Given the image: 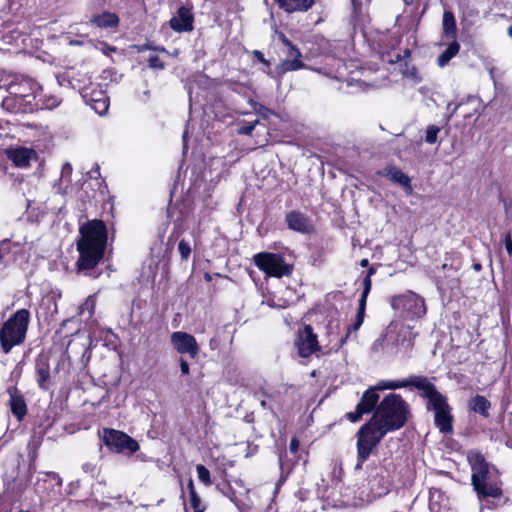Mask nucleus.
I'll use <instances>...</instances> for the list:
<instances>
[{
    "label": "nucleus",
    "mask_w": 512,
    "mask_h": 512,
    "mask_svg": "<svg viewBox=\"0 0 512 512\" xmlns=\"http://www.w3.org/2000/svg\"><path fill=\"white\" fill-rule=\"evenodd\" d=\"M178 251L180 253L182 260H185V261L188 260V258L190 257V254H191V246H190L189 242L182 239L178 244Z\"/></svg>",
    "instance_id": "39"
},
{
    "label": "nucleus",
    "mask_w": 512,
    "mask_h": 512,
    "mask_svg": "<svg viewBox=\"0 0 512 512\" xmlns=\"http://www.w3.org/2000/svg\"><path fill=\"white\" fill-rule=\"evenodd\" d=\"M295 345L298 349V354L304 358L320 350L317 335L313 332V328L310 325H306L298 332Z\"/></svg>",
    "instance_id": "15"
},
{
    "label": "nucleus",
    "mask_w": 512,
    "mask_h": 512,
    "mask_svg": "<svg viewBox=\"0 0 512 512\" xmlns=\"http://www.w3.org/2000/svg\"><path fill=\"white\" fill-rule=\"evenodd\" d=\"M35 369H36L38 386L41 389L46 390L47 389L46 383L50 379V369H49L48 358L44 355L39 356L36 360Z\"/></svg>",
    "instance_id": "26"
},
{
    "label": "nucleus",
    "mask_w": 512,
    "mask_h": 512,
    "mask_svg": "<svg viewBox=\"0 0 512 512\" xmlns=\"http://www.w3.org/2000/svg\"><path fill=\"white\" fill-rule=\"evenodd\" d=\"M1 107L3 110L13 114H26L35 112V103H31V100H25L19 96L12 95L9 93L2 102Z\"/></svg>",
    "instance_id": "18"
},
{
    "label": "nucleus",
    "mask_w": 512,
    "mask_h": 512,
    "mask_svg": "<svg viewBox=\"0 0 512 512\" xmlns=\"http://www.w3.org/2000/svg\"><path fill=\"white\" fill-rule=\"evenodd\" d=\"M361 267H367L369 265V260L364 258L360 261Z\"/></svg>",
    "instance_id": "58"
},
{
    "label": "nucleus",
    "mask_w": 512,
    "mask_h": 512,
    "mask_svg": "<svg viewBox=\"0 0 512 512\" xmlns=\"http://www.w3.org/2000/svg\"><path fill=\"white\" fill-rule=\"evenodd\" d=\"M91 108L99 115H104L109 108V102L107 97H101L99 99L92 98L90 100Z\"/></svg>",
    "instance_id": "33"
},
{
    "label": "nucleus",
    "mask_w": 512,
    "mask_h": 512,
    "mask_svg": "<svg viewBox=\"0 0 512 512\" xmlns=\"http://www.w3.org/2000/svg\"><path fill=\"white\" fill-rule=\"evenodd\" d=\"M61 103V99L55 95H43L42 89L40 90V96L36 98L35 111L43 109H54Z\"/></svg>",
    "instance_id": "31"
},
{
    "label": "nucleus",
    "mask_w": 512,
    "mask_h": 512,
    "mask_svg": "<svg viewBox=\"0 0 512 512\" xmlns=\"http://www.w3.org/2000/svg\"><path fill=\"white\" fill-rule=\"evenodd\" d=\"M33 151L18 147L7 151L8 158L18 167H25L29 164Z\"/></svg>",
    "instance_id": "27"
},
{
    "label": "nucleus",
    "mask_w": 512,
    "mask_h": 512,
    "mask_svg": "<svg viewBox=\"0 0 512 512\" xmlns=\"http://www.w3.org/2000/svg\"><path fill=\"white\" fill-rule=\"evenodd\" d=\"M102 442L109 450L115 453L130 454L139 450V444L136 440L122 431L104 428L102 431Z\"/></svg>",
    "instance_id": "9"
},
{
    "label": "nucleus",
    "mask_w": 512,
    "mask_h": 512,
    "mask_svg": "<svg viewBox=\"0 0 512 512\" xmlns=\"http://www.w3.org/2000/svg\"><path fill=\"white\" fill-rule=\"evenodd\" d=\"M379 394L377 393V389L369 388L367 389L359 403L356 405V408L352 412H348L346 414V418L352 423L358 422L364 414H368L375 411L377 408V404L379 402Z\"/></svg>",
    "instance_id": "12"
},
{
    "label": "nucleus",
    "mask_w": 512,
    "mask_h": 512,
    "mask_svg": "<svg viewBox=\"0 0 512 512\" xmlns=\"http://www.w3.org/2000/svg\"><path fill=\"white\" fill-rule=\"evenodd\" d=\"M171 343L180 354H188L194 359L199 353V346L195 337L187 332L176 331L171 334Z\"/></svg>",
    "instance_id": "16"
},
{
    "label": "nucleus",
    "mask_w": 512,
    "mask_h": 512,
    "mask_svg": "<svg viewBox=\"0 0 512 512\" xmlns=\"http://www.w3.org/2000/svg\"><path fill=\"white\" fill-rule=\"evenodd\" d=\"M285 223L290 230L300 234H308L313 229L310 217L299 210L286 213Z\"/></svg>",
    "instance_id": "17"
},
{
    "label": "nucleus",
    "mask_w": 512,
    "mask_h": 512,
    "mask_svg": "<svg viewBox=\"0 0 512 512\" xmlns=\"http://www.w3.org/2000/svg\"><path fill=\"white\" fill-rule=\"evenodd\" d=\"M253 53H254L255 57H256L259 61H261V62H266V60H265L264 55H263V53H262V52H260V51H258V50H255Z\"/></svg>",
    "instance_id": "56"
},
{
    "label": "nucleus",
    "mask_w": 512,
    "mask_h": 512,
    "mask_svg": "<svg viewBox=\"0 0 512 512\" xmlns=\"http://www.w3.org/2000/svg\"><path fill=\"white\" fill-rule=\"evenodd\" d=\"M196 471L198 474L199 480L206 486H210L212 484L210 471L202 464H198L196 466Z\"/></svg>",
    "instance_id": "36"
},
{
    "label": "nucleus",
    "mask_w": 512,
    "mask_h": 512,
    "mask_svg": "<svg viewBox=\"0 0 512 512\" xmlns=\"http://www.w3.org/2000/svg\"><path fill=\"white\" fill-rule=\"evenodd\" d=\"M375 273H376V269L374 267H369V269L367 270L366 275H365V277L363 279V282H362L363 290H365L366 287H368V293H370L371 286H372L371 277Z\"/></svg>",
    "instance_id": "42"
},
{
    "label": "nucleus",
    "mask_w": 512,
    "mask_h": 512,
    "mask_svg": "<svg viewBox=\"0 0 512 512\" xmlns=\"http://www.w3.org/2000/svg\"><path fill=\"white\" fill-rule=\"evenodd\" d=\"M440 127L436 125H429L425 131V142L428 144H434L437 142L438 133L440 132Z\"/></svg>",
    "instance_id": "35"
},
{
    "label": "nucleus",
    "mask_w": 512,
    "mask_h": 512,
    "mask_svg": "<svg viewBox=\"0 0 512 512\" xmlns=\"http://www.w3.org/2000/svg\"><path fill=\"white\" fill-rule=\"evenodd\" d=\"M187 487H188V490H189V495H191L193 493H197L196 490H195L194 483H193L192 479H189Z\"/></svg>",
    "instance_id": "55"
},
{
    "label": "nucleus",
    "mask_w": 512,
    "mask_h": 512,
    "mask_svg": "<svg viewBox=\"0 0 512 512\" xmlns=\"http://www.w3.org/2000/svg\"><path fill=\"white\" fill-rule=\"evenodd\" d=\"M368 295H369L368 287H366L365 290H362V294H361V297L359 299V307H358V310H357L355 322L353 323V325L347 327V333H346L345 337H343L340 340V345H343L346 342V340L349 337V334H350L352 329L354 331H357L361 327V325L363 324Z\"/></svg>",
    "instance_id": "24"
},
{
    "label": "nucleus",
    "mask_w": 512,
    "mask_h": 512,
    "mask_svg": "<svg viewBox=\"0 0 512 512\" xmlns=\"http://www.w3.org/2000/svg\"><path fill=\"white\" fill-rule=\"evenodd\" d=\"M352 6H353V12L357 13L358 10L361 8V2L359 0H351Z\"/></svg>",
    "instance_id": "54"
},
{
    "label": "nucleus",
    "mask_w": 512,
    "mask_h": 512,
    "mask_svg": "<svg viewBox=\"0 0 512 512\" xmlns=\"http://www.w3.org/2000/svg\"><path fill=\"white\" fill-rule=\"evenodd\" d=\"M418 386L422 391L421 396L427 399L426 409L434 412L435 426L443 434H452L454 417L446 396L440 393L427 377L423 384Z\"/></svg>",
    "instance_id": "5"
},
{
    "label": "nucleus",
    "mask_w": 512,
    "mask_h": 512,
    "mask_svg": "<svg viewBox=\"0 0 512 512\" xmlns=\"http://www.w3.org/2000/svg\"><path fill=\"white\" fill-rule=\"evenodd\" d=\"M194 17L191 9L185 6H181L175 16H173L169 25L175 32H190L193 30Z\"/></svg>",
    "instance_id": "20"
},
{
    "label": "nucleus",
    "mask_w": 512,
    "mask_h": 512,
    "mask_svg": "<svg viewBox=\"0 0 512 512\" xmlns=\"http://www.w3.org/2000/svg\"><path fill=\"white\" fill-rule=\"evenodd\" d=\"M255 265L269 276L277 278L288 276L292 273V266L284 261V258L275 253H258L254 256Z\"/></svg>",
    "instance_id": "8"
},
{
    "label": "nucleus",
    "mask_w": 512,
    "mask_h": 512,
    "mask_svg": "<svg viewBox=\"0 0 512 512\" xmlns=\"http://www.w3.org/2000/svg\"><path fill=\"white\" fill-rule=\"evenodd\" d=\"M180 370L183 375L189 374V364L184 358H180Z\"/></svg>",
    "instance_id": "50"
},
{
    "label": "nucleus",
    "mask_w": 512,
    "mask_h": 512,
    "mask_svg": "<svg viewBox=\"0 0 512 512\" xmlns=\"http://www.w3.org/2000/svg\"><path fill=\"white\" fill-rule=\"evenodd\" d=\"M403 75L405 77L411 78L416 82H420L421 78L418 76V71L415 66H408L406 64V68L403 70Z\"/></svg>",
    "instance_id": "41"
},
{
    "label": "nucleus",
    "mask_w": 512,
    "mask_h": 512,
    "mask_svg": "<svg viewBox=\"0 0 512 512\" xmlns=\"http://www.w3.org/2000/svg\"><path fill=\"white\" fill-rule=\"evenodd\" d=\"M72 165L69 162L63 164L61 169L60 182H65L67 185L71 182Z\"/></svg>",
    "instance_id": "38"
},
{
    "label": "nucleus",
    "mask_w": 512,
    "mask_h": 512,
    "mask_svg": "<svg viewBox=\"0 0 512 512\" xmlns=\"http://www.w3.org/2000/svg\"><path fill=\"white\" fill-rule=\"evenodd\" d=\"M298 447H299V441L296 438H293L291 440L290 446H289L291 452L296 453L298 450Z\"/></svg>",
    "instance_id": "53"
},
{
    "label": "nucleus",
    "mask_w": 512,
    "mask_h": 512,
    "mask_svg": "<svg viewBox=\"0 0 512 512\" xmlns=\"http://www.w3.org/2000/svg\"><path fill=\"white\" fill-rule=\"evenodd\" d=\"M471 468V485L479 502L488 498H500L503 495L499 470L489 463L478 450L467 453Z\"/></svg>",
    "instance_id": "4"
},
{
    "label": "nucleus",
    "mask_w": 512,
    "mask_h": 512,
    "mask_svg": "<svg viewBox=\"0 0 512 512\" xmlns=\"http://www.w3.org/2000/svg\"><path fill=\"white\" fill-rule=\"evenodd\" d=\"M84 473L89 474L91 477H95L98 474V467L95 463L86 462L82 465Z\"/></svg>",
    "instance_id": "45"
},
{
    "label": "nucleus",
    "mask_w": 512,
    "mask_h": 512,
    "mask_svg": "<svg viewBox=\"0 0 512 512\" xmlns=\"http://www.w3.org/2000/svg\"><path fill=\"white\" fill-rule=\"evenodd\" d=\"M108 240V231L104 221L88 220L79 226V238L76 243L79 253L76 271L85 276L98 277L94 270L103 260Z\"/></svg>",
    "instance_id": "1"
},
{
    "label": "nucleus",
    "mask_w": 512,
    "mask_h": 512,
    "mask_svg": "<svg viewBox=\"0 0 512 512\" xmlns=\"http://www.w3.org/2000/svg\"><path fill=\"white\" fill-rule=\"evenodd\" d=\"M7 393L10 396L9 407L12 414L21 421L27 414V405L22 393L16 387H9Z\"/></svg>",
    "instance_id": "21"
},
{
    "label": "nucleus",
    "mask_w": 512,
    "mask_h": 512,
    "mask_svg": "<svg viewBox=\"0 0 512 512\" xmlns=\"http://www.w3.org/2000/svg\"><path fill=\"white\" fill-rule=\"evenodd\" d=\"M508 34L510 37H512V25L508 28Z\"/></svg>",
    "instance_id": "64"
},
{
    "label": "nucleus",
    "mask_w": 512,
    "mask_h": 512,
    "mask_svg": "<svg viewBox=\"0 0 512 512\" xmlns=\"http://www.w3.org/2000/svg\"><path fill=\"white\" fill-rule=\"evenodd\" d=\"M380 174L390 181L397 183L403 187L405 192L410 195L413 192L410 178L396 166H388Z\"/></svg>",
    "instance_id": "22"
},
{
    "label": "nucleus",
    "mask_w": 512,
    "mask_h": 512,
    "mask_svg": "<svg viewBox=\"0 0 512 512\" xmlns=\"http://www.w3.org/2000/svg\"><path fill=\"white\" fill-rule=\"evenodd\" d=\"M5 465L1 502L3 512H30L29 506L23 504L20 498L30 479L32 465L26 464L24 457L19 454L10 457Z\"/></svg>",
    "instance_id": "3"
},
{
    "label": "nucleus",
    "mask_w": 512,
    "mask_h": 512,
    "mask_svg": "<svg viewBox=\"0 0 512 512\" xmlns=\"http://www.w3.org/2000/svg\"><path fill=\"white\" fill-rule=\"evenodd\" d=\"M279 40L282 43V45L285 46L286 48H290L291 46L294 45L283 33L280 34Z\"/></svg>",
    "instance_id": "52"
},
{
    "label": "nucleus",
    "mask_w": 512,
    "mask_h": 512,
    "mask_svg": "<svg viewBox=\"0 0 512 512\" xmlns=\"http://www.w3.org/2000/svg\"><path fill=\"white\" fill-rule=\"evenodd\" d=\"M459 106H460V104L455 105V107H454V111H452V112H451V114H450L449 118H450L453 114H455V113H456V111H457V109L459 108Z\"/></svg>",
    "instance_id": "60"
},
{
    "label": "nucleus",
    "mask_w": 512,
    "mask_h": 512,
    "mask_svg": "<svg viewBox=\"0 0 512 512\" xmlns=\"http://www.w3.org/2000/svg\"><path fill=\"white\" fill-rule=\"evenodd\" d=\"M285 54L286 58L282 60L275 68V71L279 76H283L288 72L297 71L300 69H311L317 73H323L321 68H311L307 66L301 59V51L295 45L287 48Z\"/></svg>",
    "instance_id": "11"
},
{
    "label": "nucleus",
    "mask_w": 512,
    "mask_h": 512,
    "mask_svg": "<svg viewBox=\"0 0 512 512\" xmlns=\"http://www.w3.org/2000/svg\"><path fill=\"white\" fill-rule=\"evenodd\" d=\"M12 78L13 77L11 75H8L5 71L0 70V89L5 88L8 91Z\"/></svg>",
    "instance_id": "46"
},
{
    "label": "nucleus",
    "mask_w": 512,
    "mask_h": 512,
    "mask_svg": "<svg viewBox=\"0 0 512 512\" xmlns=\"http://www.w3.org/2000/svg\"><path fill=\"white\" fill-rule=\"evenodd\" d=\"M186 137H187V132L185 131V132L183 133V150H184V152H185V151H186V149H187Z\"/></svg>",
    "instance_id": "57"
},
{
    "label": "nucleus",
    "mask_w": 512,
    "mask_h": 512,
    "mask_svg": "<svg viewBox=\"0 0 512 512\" xmlns=\"http://www.w3.org/2000/svg\"><path fill=\"white\" fill-rule=\"evenodd\" d=\"M134 48L136 49L137 52H144L146 50H152L154 49V46L151 44V43H145V44H142V45H135Z\"/></svg>",
    "instance_id": "51"
},
{
    "label": "nucleus",
    "mask_w": 512,
    "mask_h": 512,
    "mask_svg": "<svg viewBox=\"0 0 512 512\" xmlns=\"http://www.w3.org/2000/svg\"><path fill=\"white\" fill-rule=\"evenodd\" d=\"M41 86L28 76L13 77L8 88V93L19 96L25 100H31L36 104V98L40 96Z\"/></svg>",
    "instance_id": "10"
},
{
    "label": "nucleus",
    "mask_w": 512,
    "mask_h": 512,
    "mask_svg": "<svg viewBox=\"0 0 512 512\" xmlns=\"http://www.w3.org/2000/svg\"><path fill=\"white\" fill-rule=\"evenodd\" d=\"M342 467L340 464H334L332 470L333 482L339 483L341 481Z\"/></svg>",
    "instance_id": "48"
},
{
    "label": "nucleus",
    "mask_w": 512,
    "mask_h": 512,
    "mask_svg": "<svg viewBox=\"0 0 512 512\" xmlns=\"http://www.w3.org/2000/svg\"><path fill=\"white\" fill-rule=\"evenodd\" d=\"M62 479L54 472L43 473L35 483L34 490L39 496L40 504L50 500V494L60 492Z\"/></svg>",
    "instance_id": "13"
},
{
    "label": "nucleus",
    "mask_w": 512,
    "mask_h": 512,
    "mask_svg": "<svg viewBox=\"0 0 512 512\" xmlns=\"http://www.w3.org/2000/svg\"><path fill=\"white\" fill-rule=\"evenodd\" d=\"M261 406H262L263 408H265V409H266V408H268V404H267V402H266L265 400H262V401H261Z\"/></svg>",
    "instance_id": "61"
},
{
    "label": "nucleus",
    "mask_w": 512,
    "mask_h": 512,
    "mask_svg": "<svg viewBox=\"0 0 512 512\" xmlns=\"http://www.w3.org/2000/svg\"><path fill=\"white\" fill-rule=\"evenodd\" d=\"M278 4L279 8L287 13H293L296 11H307L315 3V0H273Z\"/></svg>",
    "instance_id": "25"
},
{
    "label": "nucleus",
    "mask_w": 512,
    "mask_h": 512,
    "mask_svg": "<svg viewBox=\"0 0 512 512\" xmlns=\"http://www.w3.org/2000/svg\"><path fill=\"white\" fill-rule=\"evenodd\" d=\"M504 245L509 255H512V235L511 232L506 233Z\"/></svg>",
    "instance_id": "49"
},
{
    "label": "nucleus",
    "mask_w": 512,
    "mask_h": 512,
    "mask_svg": "<svg viewBox=\"0 0 512 512\" xmlns=\"http://www.w3.org/2000/svg\"><path fill=\"white\" fill-rule=\"evenodd\" d=\"M90 22L100 28H116L119 25V17L115 13L103 12L94 15Z\"/></svg>",
    "instance_id": "29"
},
{
    "label": "nucleus",
    "mask_w": 512,
    "mask_h": 512,
    "mask_svg": "<svg viewBox=\"0 0 512 512\" xmlns=\"http://www.w3.org/2000/svg\"><path fill=\"white\" fill-rule=\"evenodd\" d=\"M29 316L27 309H20L0 327V345L5 354L25 340Z\"/></svg>",
    "instance_id": "6"
},
{
    "label": "nucleus",
    "mask_w": 512,
    "mask_h": 512,
    "mask_svg": "<svg viewBox=\"0 0 512 512\" xmlns=\"http://www.w3.org/2000/svg\"><path fill=\"white\" fill-rule=\"evenodd\" d=\"M460 45L458 42L453 41L448 47L439 55L437 63L440 67L446 66L449 61L458 54Z\"/></svg>",
    "instance_id": "32"
},
{
    "label": "nucleus",
    "mask_w": 512,
    "mask_h": 512,
    "mask_svg": "<svg viewBox=\"0 0 512 512\" xmlns=\"http://www.w3.org/2000/svg\"><path fill=\"white\" fill-rule=\"evenodd\" d=\"M443 32L447 38L455 39L457 34V27L454 14L445 10L442 20Z\"/></svg>",
    "instance_id": "30"
},
{
    "label": "nucleus",
    "mask_w": 512,
    "mask_h": 512,
    "mask_svg": "<svg viewBox=\"0 0 512 512\" xmlns=\"http://www.w3.org/2000/svg\"><path fill=\"white\" fill-rule=\"evenodd\" d=\"M190 496L189 502L190 506L193 508L194 512H204L205 506L202 505L201 499L197 493H193Z\"/></svg>",
    "instance_id": "40"
},
{
    "label": "nucleus",
    "mask_w": 512,
    "mask_h": 512,
    "mask_svg": "<svg viewBox=\"0 0 512 512\" xmlns=\"http://www.w3.org/2000/svg\"><path fill=\"white\" fill-rule=\"evenodd\" d=\"M391 306L394 310L399 311L400 315L406 319H419L426 314L424 299L411 291L403 295L394 296L391 300Z\"/></svg>",
    "instance_id": "7"
},
{
    "label": "nucleus",
    "mask_w": 512,
    "mask_h": 512,
    "mask_svg": "<svg viewBox=\"0 0 512 512\" xmlns=\"http://www.w3.org/2000/svg\"><path fill=\"white\" fill-rule=\"evenodd\" d=\"M506 446H508V447L512 448V441L507 440V441H506Z\"/></svg>",
    "instance_id": "63"
},
{
    "label": "nucleus",
    "mask_w": 512,
    "mask_h": 512,
    "mask_svg": "<svg viewBox=\"0 0 512 512\" xmlns=\"http://www.w3.org/2000/svg\"><path fill=\"white\" fill-rule=\"evenodd\" d=\"M148 65L153 69H164V62L157 55H150L148 58Z\"/></svg>",
    "instance_id": "43"
},
{
    "label": "nucleus",
    "mask_w": 512,
    "mask_h": 512,
    "mask_svg": "<svg viewBox=\"0 0 512 512\" xmlns=\"http://www.w3.org/2000/svg\"><path fill=\"white\" fill-rule=\"evenodd\" d=\"M259 120L256 119L253 122L243 125L238 128V134L240 135H251L255 126L258 124Z\"/></svg>",
    "instance_id": "44"
},
{
    "label": "nucleus",
    "mask_w": 512,
    "mask_h": 512,
    "mask_svg": "<svg viewBox=\"0 0 512 512\" xmlns=\"http://www.w3.org/2000/svg\"><path fill=\"white\" fill-rule=\"evenodd\" d=\"M249 103L252 106L253 110L265 119H268L270 114L272 113V111L269 108L265 107L264 105L260 104L257 101L250 100Z\"/></svg>",
    "instance_id": "37"
},
{
    "label": "nucleus",
    "mask_w": 512,
    "mask_h": 512,
    "mask_svg": "<svg viewBox=\"0 0 512 512\" xmlns=\"http://www.w3.org/2000/svg\"><path fill=\"white\" fill-rule=\"evenodd\" d=\"M425 378H426L425 376L412 375L409 378L401 380V381H380L374 388L377 389V391H378V390H384V389L395 390V389H399V388H405V387L412 386L419 390L418 385H422Z\"/></svg>",
    "instance_id": "23"
},
{
    "label": "nucleus",
    "mask_w": 512,
    "mask_h": 512,
    "mask_svg": "<svg viewBox=\"0 0 512 512\" xmlns=\"http://www.w3.org/2000/svg\"><path fill=\"white\" fill-rule=\"evenodd\" d=\"M409 405L401 395L391 393L378 404L371 419L358 430L361 434L380 443L384 436L405 426Z\"/></svg>",
    "instance_id": "2"
},
{
    "label": "nucleus",
    "mask_w": 512,
    "mask_h": 512,
    "mask_svg": "<svg viewBox=\"0 0 512 512\" xmlns=\"http://www.w3.org/2000/svg\"><path fill=\"white\" fill-rule=\"evenodd\" d=\"M388 459H384L383 463L371 466L368 474V482L371 489H376L378 495L386 494L389 489L390 471L387 468Z\"/></svg>",
    "instance_id": "14"
},
{
    "label": "nucleus",
    "mask_w": 512,
    "mask_h": 512,
    "mask_svg": "<svg viewBox=\"0 0 512 512\" xmlns=\"http://www.w3.org/2000/svg\"><path fill=\"white\" fill-rule=\"evenodd\" d=\"M468 407L471 411L480 414L484 418L490 416L491 402L482 395H475L469 400Z\"/></svg>",
    "instance_id": "28"
},
{
    "label": "nucleus",
    "mask_w": 512,
    "mask_h": 512,
    "mask_svg": "<svg viewBox=\"0 0 512 512\" xmlns=\"http://www.w3.org/2000/svg\"><path fill=\"white\" fill-rule=\"evenodd\" d=\"M473 268H474L476 271H480L482 267H481V264L476 263V264H474V265H473Z\"/></svg>",
    "instance_id": "59"
},
{
    "label": "nucleus",
    "mask_w": 512,
    "mask_h": 512,
    "mask_svg": "<svg viewBox=\"0 0 512 512\" xmlns=\"http://www.w3.org/2000/svg\"><path fill=\"white\" fill-rule=\"evenodd\" d=\"M322 483H323L322 485L318 484L317 494L321 498L330 499L331 498V494L328 493V487L325 484V480L324 479H322Z\"/></svg>",
    "instance_id": "47"
},
{
    "label": "nucleus",
    "mask_w": 512,
    "mask_h": 512,
    "mask_svg": "<svg viewBox=\"0 0 512 512\" xmlns=\"http://www.w3.org/2000/svg\"><path fill=\"white\" fill-rule=\"evenodd\" d=\"M95 304H96V300H95L94 296H89L85 300V302L79 307L80 314L84 315L87 312L88 318H91L94 314Z\"/></svg>",
    "instance_id": "34"
},
{
    "label": "nucleus",
    "mask_w": 512,
    "mask_h": 512,
    "mask_svg": "<svg viewBox=\"0 0 512 512\" xmlns=\"http://www.w3.org/2000/svg\"><path fill=\"white\" fill-rule=\"evenodd\" d=\"M410 56V50L409 49H405L404 50V57H409Z\"/></svg>",
    "instance_id": "62"
},
{
    "label": "nucleus",
    "mask_w": 512,
    "mask_h": 512,
    "mask_svg": "<svg viewBox=\"0 0 512 512\" xmlns=\"http://www.w3.org/2000/svg\"><path fill=\"white\" fill-rule=\"evenodd\" d=\"M357 463L355 465V470H361L363 463L368 460L373 451L377 448L379 443L374 440L368 438L366 435L361 434V432L357 431Z\"/></svg>",
    "instance_id": "19"
}]
</instances>
